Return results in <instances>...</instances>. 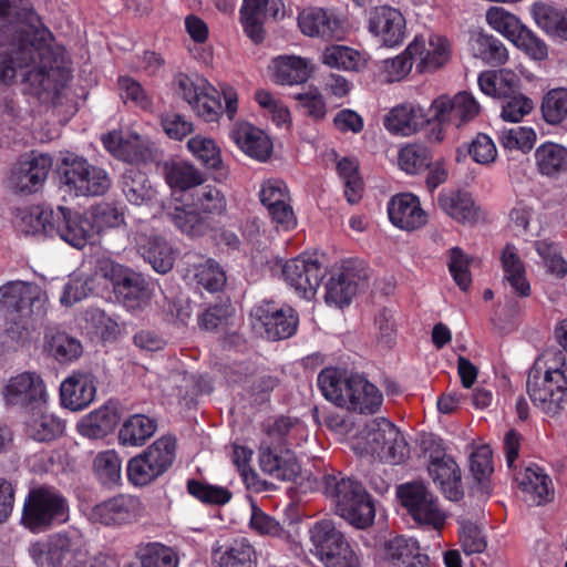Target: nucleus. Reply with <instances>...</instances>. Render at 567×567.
Listing matches in <instances>:
<instances>
[{
    "mask_svg": "<svg viewBox=\"0 0 567 567\" xmlns=\"http://www.w3.org/2000/svg\"><path fill=\"white\" fill-rule=\"evenodd\" d=\"M135 556L142 567H178V555L161 543H141L135 548Z\"/></svg>",
    "mask_w": 567,
    "mask_h": 567,
    "instance_id": "nucleus-49",
    "label": "nucleus"
},
{
    "mask_svg": "<svg viewBox=\"0 0 567 567\" xmlns=\"http://www.w3.org/2000/svg\"><path fill=\"white\" fill-rule=\"evenodd\" d=\"M383 559L386 567H426L429 557L419 553L416 542L403 536L388 540Z\"/></svg>",
    "mask_w": 567,
    "mask_h": 567,
    "instance_id": "nucleus-36",
    "label": "nucleus"
},
{
    "mask_svg": "<svg viewBox=\"0 0 567 567\" xmlns=\"http://www.w3.org/2000/svg\"><path fill=\"white\" fill-rule=\"evenodd\" d=\"M544 375L532 371L527 380V392L533 403L544 413L554 415L567 402V381L556 365L546 361Z\"/></svg>",
    "mask_w": 567,
    "mask_h": 567,
    "instance_id": "nucleus-12",
    "label": "nucleus"
},
{
    "mask_svg": "<svg viewBox=\"0 0 567 567\" xmlns=\"http://www.w3.org/2000/svg\"><path fill=\"white\" fill-rule=\"evenodd\" d=\"M537 171L548 177H556L567 172V148L554 142L540 144L535 153Z\"/></svg>",
    "mask_w": 567,
    "mask_h": 567,
    "instance_id": "nucleus-42",
    "label": "nucleus"
},
{
    "mask_svg": "<svg viewBox=\"0 0 567 567\" xmlns=\"http://www.w3.org/2000/svg\"><path fill=\"white\" fill-rule=\"evenodd\" d=\"M177 92L205 122H216L221 115L219 92L203 78H190L179 73L176 79Z\"/></svg>",
    "mask_w": 567,
    "mask_h": 567,
    "instance_id": "nucleus-13",
    "label": "nucleus"
},
{
    "mask_svg": "<svg viewBox=\"0 0 567 567\" xmlns=\"http://www.w3.org/2000/svg\"><path fill=\"white\" fill-rule=\"evenodd\" d=\"M429 474L446 498L458 501L463 497L461 471L452 457L445 454L433 457L429 464Z\"/></svg>",
    "mask_w": 567,
    "mask_h": 567,
    "instance_id": "nucleus-33",
    "label": "nucleus"
},
{
    "mask_svg": "<svg viewBox=\"0 0 567 567\" xmlns=\"http://www.w3.org/2000/svg\"><path fill=\"white\" fill-rule=\"evenodd\" d=\"M530 14L545 33L567 41V9L559 10L545 2H535L530 7Z\"/></svg>",
    "mask_w": 567,
    "mask_h": 567,
    "instance_id": "nucleus-39",
    "label": "nucleus"
},
{
    "mask_svg": "<svg viewBox=\"0 0 567 567\" xmlns=\"http://www.w3.org/2000/svg\"><path fill=\"white\" fill-rule=\"evenodd\" d=\"M429 123L423 107L405 102L393 106L384 116L383 125L392 134L410 136Z\"/></svg>",
    "mask_w": 567,
    "mask_h": 567,
    "instance_id": "nucleus-29",
    "label": "nucleus"
},
{
    "mask_svg": "<svg viewBox=\"0 0 567 567\" xmlns=\"http://www.w3.org/2000/svg\"><path fill=\"white\" fill-rule=\"evenodd\" d=\"M474 55L485 63L499 66L508 61V51L504 43L492 34L478 32L472 39Z\"/></svg>",
    "mask_w": 567,
    "mask_h": 567,
    "instance_id": "nucleus-51",
    "label": "nucleus"
},
{
    "mask_svg": "<svg viewBox=\"0 0 567 567\" xmlns=\"http://www.w3.org/2000/svg\"><path fill=\"white\" fill-rule=\"evenodd\" d=\"M18 0H0V85L12 83L18 70L29 69L23 78L31 94H58L70 78L62 58L51 45V32L37 30L31 41L7 43Z\"/></svg>",
    "mask_w": 567,
    "mask_h": 567,
    "instance_id": "nucleus-1",
    "label": "nucleus"
},
{
    "mask_svg": "<svg viewBox=\"0 0 567 567\" xmlns=\"http://www.w3.org/2000/svg\"><path fill=\"white\" fill-rule=\"evenodd\" d=\"M38 567H86L87 550L80 535L56 534L48 543H37L30 548ZM105 557H96L90 567H95Z\"/></svg>",
    "mask_w": 567,
    "mask_h": 567,
    "instance_id": "nucleus-7",
    "label": "nucleus"
},
{
    "mask_svg": "<svg viewBox=\"0 0 567 567\" xmlns=\"http://www.w3.org/2000/svg\"><path fill=\"white\" fill-rule=\"evenodd\" d=\"M189 152L207 168L220 169V150L216 143L208 137L196 135L187 142Z\"/></svg>",
    "mask_w": 567,
    "mask_h": 567,
    "instance_id": "nucleus-61",
    "label": "nucleus"
},
{
    "mask_svg": "<svg viewBox=\"0 0 567 567\" xmlns=\"http://www.w3.org/2000/svg\"><path fill=\"white\" fill-rule=\"evenodd\" d=\"M4 396L10 404L22 405L27 411L41 408L48 401L44 382L34 372H23L12 377L4 388Z\"/></svg>",
    "mask_w": 567,
    "mask_h": 567,
    "instance_id": "nucleus-24",
    "label": "nucleus"
},
{
    "mask_svg": "<svg viewBox=\"0 0 567 567\" xmlns=\"http://www.w3.org/2000/svg\"><path fill=\"white\" fill-rule=\"evenodd\" d=\"M408 52L413 53L416 59V72L432 73L445 64L452 58V44L450 40L439 33H431L429 37H415L408 45Z\"/></svg>",
    "mask_w": 567,
    "mask_h": 567,
    "instance_id": "nucleus-15",
    "label": "nucleus"
},
{
    "mask_svg": "<svg viewBox=\"0 0 567 567\" xmlns=\"http://www.w3.org/2000/svg\"><path fill=\"white\" fill-rule=\"evenodd\" d=\"M251 316L270 340L287 339L297 331L298 315L289 306L278 308L272 301H262L252 309Z\"/></svg>",
    "mask_w": 567,
    "mask_h": 567,
    "instance_id": "nucleus-19",
    "label": "nucleus"
},
{
    "mask_svg": "<svg viewBox=\"0 0 567 567\" xmlns=\"http://www.w3.org/2000/svg\"><path fill=\"white\" fill-rule=\"evenodd\" d=\"M93 472L105 486H113L121 481L122 460L114 450L99 452L93 460Z\"/></svg>",
    "mask_w": 567,
    "mask_h": 567,
    "instance_id": "nucleus-55",
    "label": "nucleus"
},
{
    "mask_svg": "<svg viewBox=\"0 0 567 567\" xmlns=\"http://www.w3.org/2000/svg\"><path fill=\"white\" fill-rule=\"evenodd\" d=\"M440 207L454 220L465 224L478 218V210L471 195L463 192L443 193L439 197Z\"/></svg>",
    "mask_w": 567,
    "mask_h": 567,
    "instance_id": "nucleus-44",
    "label": "nucleus"
},
{
    "mask_svg": "<svg viewBox=\"0 0 567 567\" xmlns=\"http://www.w3.org/2000/svg\"><path fill=\"white\" fill-rule=\"evenodd\" d=\"M68 499L56 489L40 486L29 492L21 522L31 532H43L69 520Z\"/></svg>",
    "mask_w": 567,
    "mask_h": 567,
    "instance_id": "nucleus-4",
    "label": "nucleus"
},
{
    "mask_svg": "<svg viewBox=\"0 0 567 567\" xmlns=\"http://www.w3.org/2000/svg\"><path fill=\"white\" fill-rule=\"evenodd\" d=\"M215 558L219 567H254L256 553L246 538L235 539L224 551L216 550Z\"/></svg>",
    "mask_w": 567,
    "mask_h": 567,
    "instance_id": "nucleus-52",
    "label": "nucleus"
},
{
    "mask_svg": "<svg viewBox=\"0 0 567 567\" xmlns=\"http://www.w3.org/2000/svg\"><path fill=\"white\" fill-rule=\"evenodd\" d=\"M39 293L35 285L10 281L0 287V307L4 317V331L13 340L29 336L32 303Z\"/></svg>",
    "mask_w": 567,
    "mask_h": 567,
    "instance_id": "nucleus-5",
    "label": "nucleus"
},
{
    "mask_svg": "<svg viewBox=\"0 0 567 567\" xmlns=\"http://www.w3.org/2000/svg\"><path fill=\"white\" fill-rule=\"evenodd\" d=\"M284 9L281 0H244L240 10L241 22L247 35L256 43L262 40V19L277 18Z\"/></svg>",
    "mask_w": 567,
    "mask_h": 567,
    "instance_id": "nucleus-30",
    "label": "nucleus"
},
{
    "mask_svg": "<svg viewBox=\"0 0 567 567\" xmlns=\"http://www.w3.org/2000/svg\"><path fill=\"white\" fill-rule=\"evenodd\" d=\"M187 491L192 496L207 505H225L231 498V493L228 488L198 480H189L187 482Z\"/></svg>",
    "mask_w": 567,
    "mask_h": 567,
    "instance_id": "nucleus-63",
    "label": "nucleus"
},
{
    "mask_svg": "<svg viewBox=\"0 0 567 567\" xmlns=\"http://www.w3.org/2000/svg\"><path fill=\"white\" fill-rule=\"evenodd\" d=\"M157 429L156 421L144 414H134L125 420L118 431V442L124 446L143 445Z\"/></svg>",
    "mask_w": 567,
    "mask_h": 567,
    "instance_id": "nucleus-45",
    "label": "nucleus"
},
{
    "mask_svg": "<svg viewBox=\"0 0 567 567\" xmlns=\"http://www.w3.org/2000/svg\"><path fill=\"white\" fill-rule=\"evenodd\" d=\"M540 112L544 121L550 125L560 124L567 117V89L555 87L543 97Z\"/></svg>",
    "mask_w": 567,
    "mask_h": 567,
    "instance_id": "nucleus-57",
    "label": "nucleus"
},
{
    "mask_svg": "<svg viewBox=\"0 0 567 567\" xmlns=\"http://www.w3.org/2000/svg\"><path fill=\"white\" fill-rule=\"evenodd\" d=\"M95 276L109 279L113 285L114 291L125 302H140L147 298L145 281L141 275L118 264L109 260L100 262Z\"/></svg>",
    "mask_w": 567,
    "mask_h": 567,
    "instance_id": "nucleus-23",
    "label": "nucleus"
},
{
    "mask_svg": "<svg viewBox=\"0 0 567 567\" xmlns=\"http://www.w3.org/2000/svg\"><path fill=\"white\" fill-rule=\"evenodd\" d=\"M252 455L251 449L239 444L233 445V463L237 466L245 485L248 489L260 493L267 489V482L260 480L258 474L251 468Z\"/></svg>",
    "mask_w": 567,
    "mask_h": 567,
    "instance_id": "nucleus-56",
    "label": "nucleus"
},
{
    "mask_svg": "<svg viewBox=\"0 0 567 567\" xmlns=\"http://www.w3.org/2000/svg\"><path fill=\"white\" fill-rule=\"evenodd\" d=\"M318 385L324 398L336 405L359 414H375L383 403V393L360 374H348L327 368L318 375Z\"/></svg>",
    "mask_w": 567,
    "mask_h": 567,
    "instance_id": "nucleus-2",
    "label": "nucleus"
},
{
    "mask_svg": "<svg viewBox=\"0 0 567 567\" xmlns=\"http://www.w3.org/2000/svg\"><path fill=\"white\" fill-rule=\"evenodd\" d=\"M305 432V425L298 420L280 416L267 421L264 426V439L269 445H292L296 436Z\"/></svg>",
    "mask_w": 567,
    "mask_h": 567,
    "instance_id": "nucleus-47",
    "label": "nucleus"
},
{
    "mask_svg": "<svg viewBox=\"0 0 567 567\" xmlns=\"http://www.w3.org/2000/svg\"><path fill=\"white\" fill-rule=\"evenodd\" d=\"M56 212L42 206L18 209L14 217L16 228L24 235L54 236Z\"/></svg>",
    "mask_w": 567,
    "mask_h": 567,
    "instance_id": "nucleus-37",
    "label": "nucleus"
},
{
    "mask_svg": "<svg viewBox=\"0 0 567 567\" xmlns=\"http://www.w3.org/2000/svg\"><path fill=\"white\" fill-rule=\"evenodd\" d=\"M272 70L276 82L289 85L303 83L311 74L308 60L296 55L278 56L272 61Z\"/></svg>",
    "mask_w": 567,
    "mask_h": 567,
    "instance_id": "nucleus-43",
    "label": "nucleus"
},
{
    "mask_svg": "<svg viewBox=\"0 0 567 567\" xmlns=\"http://www.w3.org/2000/svg\"><path fill=\"white\" fill-rule=\"evenodd\" d=\"M51 166L52 161L48 155L21 159L11 171L9 185L18 193H35L42 187Z\"/></svg>",
    "mask_w": 567,
    "mask_h": 567,
    "instance_id": "nucleus-25",
    "label": "nucleus"
},
{
    "mask_svg": "<svg viewBox=\"0 0 567 567\" xmlns=\"http://www.w3.org/2000/svg\"><path fill=\"white\" fill-rule=\"evenodd\" d=\"M298 25L305 35L327 41L342 40L349 31L347 19L322 8H310L300 12Z\"/></svg>",
    "mask_w": 567,
    "mask_h": 567,
    "instance_id": "nucleus-17",
    "label": "nucleus"
},
{
    "mask_svg": "<svg viewBox=\"0 0 567 567\" xmlns=\"http://www.w3.org/2000/svg\"><path fill=\"white\" fill-rule=\"evenodd\" d=\"M27 412L24 432L30 439L38 442H50L62 434L63 423L53 413L49 412L47 403Z\"/></svg>",
    "mask_w": 567,
    "mask_h": 567,
    "instance_id": "nucleus-35",
    "label": "nucleus"
},
{
    "mask_svg": "<svg viewBox=\"0 0 567 567\" xmlns=\"http://www.w3.org/2000/svg\"><path fill=\"white\" fill-rule=\"evenodd\" d=\"M258 196L277 230L290 231L297 227L290 192L284 181L279 178L265 181Z\"/></svg>",
    "mask_w": 567,
    "mask_h": 567,
    "instance_id": "nucleus-14",
    "label": "nucleus"
},
{
    "mask_svg": "<svg viewBox=\"0 0 567 567\" xmlns=\"http://www.w3.org/2000/svg\"><path fill=\"white\" fill-rule=\"evenodd\" d=\"M258 462L261 471L276 480L292 481L300 473V465L289 449L269 445L261 441L258 450Z\"/></svg>",
    "mask_w": 567,
    "mask_h": 567,
    "instance_id": "nucleus-26",
    "label": "nucleus"
},
{
    "mask_svg": "<svg viewBox=\"0 0 567 567\" xmlns=\"http://www.w3.org/2000/svg\"><path fill=\"white\" fill-rule=\"evenodd\" d=\"M396 495L402 507L417 525L437 532L444 528L447 514L424 484H402L398 487Z\"/></svg>",
    "mask_w": 567,
    "mask_h": 567,
    "instance_id": "nucleus-10",
    "label": "nucleus"
},
{
    "mask_svg": "<svg viewBox=\"0 0 567 567\" xmlns=\"http://www.w3.org/2000/svg\"><path fill=\"white\" fill-rule=\"evenodd\" d=\"M365 451L381 461L398 464L408 456V444L399 429L384 417L370 421L363 431Z\"/></svg>",
    "mask_w": 567,
    "mask_h": 567,
    "instance_id": "nucleus-11",
    "label": "nucleus"
},
{
    "mask_svg": "<svg viewBox=\"0 0 567 567\" xmlns=\"http://www.w3.org/2000/svg\"><path fill=\"white\" fill-rule=\"evenodd\" d=\"M519 488L529 494L533 502L540 505L553 498L554 487L550 477L538 466H527L515 473Z\"/></svg>",
    "mask_w": 567,
    "mask_h": 567,
    "instance_id": "nucleus-38",
    "label": "nucleus"
},
{
    "mask_svg": "<svg viewBox=\"0 0 567 567\" xmlns=\"http://www.w3.org/2000/svg\"><path fill=\"white\" fill-rule=\"evenodd\" d=\"M485 17L487 24L511 42L525 25L517 16L503 7H491Z\"/></svg>",
    "mask_w": 567,
    "mask_h": 567,
    "instance_id": "nucleus-58",
    "label": "nucleus"
},
{
    "mask_svg": "<svg viewBox=\"0 0 567 567\" xmlns=\"http://www.w3.org/2000/svg\"><path fill=\"white\" fill-rule=\"evenodd\" d=\"M122 189L127 200L134 205H142L151 200L154 194L146 174L137 168H130L125 172Z\"/></svg>",
    "mask_w": 567,
    "mask_h": 567,
    "instance_id": "nucleus-54",
    "label": "nucleus"
},
{
    "mask_svg": "<svg viewBox=\"0 0 567 567\" xmlns=\"http://www.w3.org/2000/svg\"><path fill=\"white\" fill-rule=\"evenodd\" d=\"M58 173L62 188L74 196H100L111 186V178L103 168L74 154L61 158Z\"/></svg>",
    "mask_w": 567,
    "mask_h": 567,
    "instance_id": "nucleus-6",
    "label": "nucleus"
},
{
    "mask_svg": "<svg viewBox=\"0 0 567 567\" xmlns=\"http://www.w3.org/2000/svg\"><path fill=\"white\" fill-rule=\"evenodd\" d=\"M120 95L124 103H132L134 107L143 111H152L153 100L152 96L144 90V87L131 76L122 75L117 79Z\"/></svg>",
    "mask_w": 567,
    "mask_h": 567,
    "instance_id": "nucleus-64",
    "label": "nucleus"
},
{
    "mask_svg": "<svg viewBox=\"0 0 567 567\" xmlns=\"http://www.w3.org/2000/svg\"><path fill=\"white\" fill-rule=\"evenodd\" d=\"M231 140L247 155L260 162L269 158L272 143L266 133L247 122L236 123L230 132Z\"/></svg>",
    "mask_w": 567,
    "mask_h": 567,
    "instance_id": "nucleus-31",
    "label": "nucleus"
},
{
    "mask_svg": "<svg viewBox=\"0 0 567 567\" xmlns=\"http://www.w3.org/2000/svg\"><path fill=\"white\" fill-rule=\"evenodd\" d=\"M519 76L509 69L484 71L478 76V85L486 95L504 99L515 93L519 87Z\"/></svg>",
    "mask_w": 567,
    "mask_h": 567,
    "instance_id": "nucleus-40",
    "label": "nucleus"
},
{
    "mask_svg": "<svg viewBox=\"0 0 567 567\" xmlns=\"http://www.w3.org/2000/svg\"><path fill=\"white\" fill-rule=\"evenodd\" d=\"M363 281L361 270L352 260L337 265L326 285V302L338 308L348 306Z\"/></svg>",
    "mask_w": 567,
    "mask_h": 567,
    "instance_id": "nucleus-20",
    "label": "nucleus"
},
{
    "mask_svg": "<svg viewBox=\"0 0 567 567\" xmlns=\"http://www.w3.org/2000/svg\"><path fill=\"white\" fill-rule=\"evenodd\" d=\"M501 261L504 270V278L511 285L513 290L520 297L529 296L530 286L526 279L525 265L513 246L507 245L504 248Z\"/></svg>",
    "mask_w": 567,
    "mask_h": 567,
    "instance_id": "nucleus-48",
    "label": "nucleus"
},
{
    "mask_svg": "<svg viewBox=\"0 0 567 567\" xmlns=\"http://www.w3.org/2000/svg\"><path fill=\"white\" fill-rule=\"evenodd\" d=\"M480 104L467 92H460L453 97L442 95L435 99L430 107L433 120L441 124L461 126L472 121L480 113Z\"/></svg>",
    "mask_w": 567,
    "mask_h": 567,
    "instance_id": "nucleus-21",
    "label": "nucleus"
},
{
    "mask_svg": "<svg viewBox=\"0 0 567 567\" xmlns=\"http://www.w3.org/2000/svg\"><path fill=\"white\" fill-rule=\"evenodd\" d=\"M282 277L296 293L305 299H310L320 286L323 270L318 260L298 256L289 259L282 266Z\"/></svg>",
    "mask_w": 567,
    "mask_h": 567,
    "instance_id": "nucleus-18",
    "label": "nucleus"
},
{
    "mask_svg": "<svg viewBox=\"0 0 567 567\" xmlns=\"http://www.w3.org/2000/svg\"><path fill=\"white\" fill-rule=\"evenodd\" d=\"M368 29L380 43L389 48L401 44L406 35L403 14L390 6H378L370 11Z\"/></svg>",
    "mask_w": 567,
    "mask_h": 567,
    "instance_id": "nucleus-22",
    "label": "nucleus"
},
{
    "mask_svg": "<svg viewBox=\"0 0 567 567\" xmlns=\"http://www.w3.org/2000/svg\"><path fill=\"white\" fill-rule=\"evenodd\" d=\"M321 61L329 68L344 71H360L365 68L367 55L346 45L333 44L324 49Z\"/></svg>",
    "mask_w": 567,
    "mask_h": 567,
    "instance_id": "nucleus-46",
    "label": "nucleus"
},
{
    "mask_svg": "<svg viewBox=\"0 0 567 567\" xmlns=\"http://www.w3.org/2000/svg\"><path fill=\"white\" fill-rule=\"evenodd\" d=\"M324 493L333 501L337 514L351 525L365 528L373 523V502L359 482L328 475L324 477Z\"/></svg>",
    "mask_w": 567,
    "mask_h": 567,
    "instance_id": "nucleus-3",
    "label": "nucleus"
},
{
    "mask_svg": "<svg viewBox=\"0 0 567 567\" xmlns=\"http://www.w3.org/2000/svg\"><path fill=\"white\" fill-rule=\"evenodd\" d=\"M391 223L400 229L414 230L426 224V214L420 200L411 193L393 196L388 204Z\"/></svg>",
    "mask_w": 567,
    "mask_h": 567,
    "instance_id": "nucleus-28",
    "label": "nucleus"
},
{
    "mask_svg": "<svg viewBox=\"0 0 567 567\" xmlns=\"http://www.w3.org/2000/svg\"><path fill=\"white\" fill-rule=\"evenodd\" d=\"M337 169L344 183V196L350 204H357L363 192V183L359 175V165L354 159L344 157L338 162Z\"/></svg>",
    "mask_w": 567,
    "mask_h": 567,
    "instance_id": "nucleus-60",
    "label": "nucleus"
},
{
    "mask_svg": "<svg viewBox=\"0 0 567 567\" xmlns=\"http://www.w3.org/2000/svg\"><path fill=\"white\" fill-rule=\"evenodd\" d=\"M165 179L172 188L186 190L204 183L205 178L194 165L183 161L164 164Z\"/></svg>",
    "mask_w": 567,
    "mask_h": 567,
    "instance_id": "nucleus-50",
    "label": "nucleus"
},
{
    "mask_svg": "<svg viewBox=\"0 0 567 567\" xmlns=\"http://www.w3.org/2000/svg\"><path fill=\"white\" fill-rule=\"evenodd\" d=\"M536 138L537 135L534 128L527 126L503 130L498 134V141L505 150H517L523 153H528L533 150Z\"/></svg>",
    "mask_w": 567,
    "mask_h": 567,
    "instance_id": "nucleus-62",
    "label": "nucleus"
},
{
    "mask_svg": "<svg viewBox=\"0 0 567 567\" xmlns=\"http://www.w3.org/2000/svg\"><path fill=\"white\" fill-rule=\"evenodd\" d=\"M311 551L327 567H358L359 559L333 522L321 519L309 529Z\"/></svg>",
    "mask_w": 567,
    "mask_h": 567,
    "instance_id": "nucleus-8",
    "label": "nucleus"
},
{
    "mask_svg": "<svg viewBox=\"0 0 567 567\" xmlns=\"http://www.w3.org/2000/svg\"><path fill=\"white\" fill-rule=\"evenodd\" d=\"M433 156L431 151L417 143L403 146L398 154V164L408 174H420L431 167Z\"/></svg>",
    "mask_w": 567,
    "mask_h": 567,
    "instance_id": "nucleus-53",
    "label": "nucleus"
},
{
    "mask_svg": "<svg viewBox=\"0 0 567 567\" xmlns=\"http://www.w3.org/2000/svg\"><path fill=\"white\" fill-rule=\"evenodd\" d=\"M95 393L93 378L86 373H73L60 386L61 402L72 411L85 409L94 400Z\"/></svg>",
    "mask_w": 567,
    "mask_h": 567,
    "instance_id": "nucleus-34",
    "label": "nucleus"
},
{
    "mask_svg": "<svg viewBox=\"0 0 567 567\" xmlns=\"http://www.w3.org/2000/svg\"><path fill=\"white\" fill-rule=\"evenodd\" d=\"M534 248L548 272L558 278L567 275V261L557 243L550 239H539L534 243Z\"/></svg>",
    "mask_w": 567,
    "mask_h": 567,
    "instance_id": "nucleus-59",
    "label": "nucleus"
},
{
    "mask_svg": "<svg viewBox=\"0 0 567 567\" xmlns=\"http://www.w3.org/2000/svg\"><path fill=\"white\" fill-rule=\"evenodd\" d=\"M144 515L140 498L120 494L92 507L89 519L105 526H116L136 522Z\"/></svg>",
    "mask_w": 567,
    "mask_h": 567,
    "instance_id": "nucleus-16",
    "label": "nucleus"
},
{
    "mask_svg": "<svg viewBox=\"0 0 567 567\" xmlns=\"http://www.w3.org/2000/svg\"><path fill=\"white\" fill-rule=\"evenodd\" d=\"M185 278L193 280L200 288L208 292L221 291L227 282L226 272L214 259H206L202 262L189 266Z\"/></svg>",
    "mask_w": 567,
    "mask_h": 567,
    "instance_id": "nucleus-41",
    "label": "nucleus"
},
{
    "mask_svg": "<svg viewBox=\"0 0 567 567\" xmlns=\"http://www.w3.org/2000/svg\"><path fill=\"white\" fill-rule=\"evenodd\" d=\"M134 239L138 252L155 271L166 274L173 268L176 254L164 238L137 233Z\"/></svg>",
    "mask_w": 567,
    "mask_h": 567,
    "instance_id": "nucleus-32",
    "label": "nucleus"
},
{
    "mask_svg": "<svg viewBox=\"0 0 567 567\" xmlns=\"http://www.w3.org/2000/svg\"><path fill=\"white\" fill-rule=\"evenodd\" d=\"M175 440L162 436L127 463L128 481L135 486H145L163 475L173 464Z\"/></svg>",
    "mask_w": 567,
    "mask_h": 567,
    "instance_id": "nucleus-9",
    "label": "nucleus"
},
{
    "mask_svg": "<svg viewBox=\"0 0 567 567\" xmlns=\"http://www.w3.org/2000/svg\"><path fill=\"white\" fill-rule=\"evenodd\" d=\"M55 234L73 247L82 248L95 237L89 210L83 214L59 207L56 210Z\"/></svg>",
    "mask_w": 567,
    "mask_h": 567,
    "instance_id": "nucleus-27",
    "label": "nucleus"
}]
</instances>
